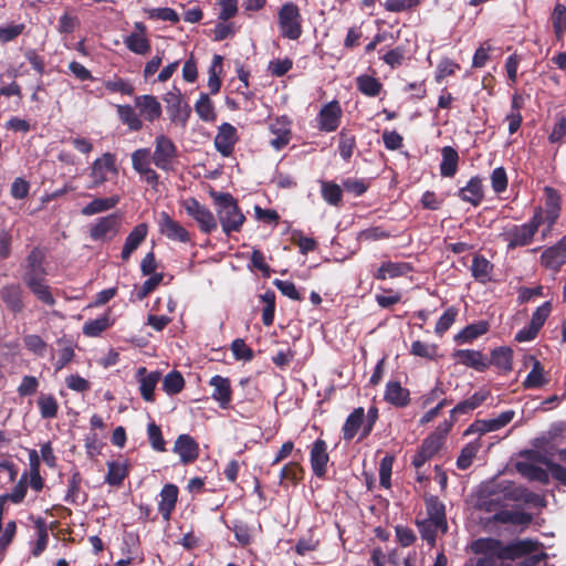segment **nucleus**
Segmentation results:
<instances>
[{"instance_id": "f257e3e1", "label": "nucleus", "mask_w": 566, "mask_h": 566, "mask_svg": "<svg viewBox=\"0 0 566 566\" xmlns=\"http://www.w3.org/2000/svg\"><path fill=\"white\" fill-rule=\"evenodd\" d=\"M538 544L531 539H522L504 546L495 538H479L471 545L474 554L483 555L476 560V566H489L493 558L515 559L528 553L536 552Z\"/></svg>"}, {"instance_id": "f03ea898", "label": "nucleus", "mask_w": 566, "mask_h": 566, "mask_svg": "<svg viewBox=\"0 0 566 566\" xmlns=\"http://www.w3.org/2000/svg\"><path fill=\"white\" fill-rule=\"evenodd\" d=\"M211 198L216 205L218 220L223 232L229 235L232 232H239L245 221L237 200L227 192H211Z\"/></svg>"}, {"instance_id": "7ed1b4c3", "label": "nucleus", "mask_w": 566, "mask_h": 566, "mask_svg": "<svg viewBox=\"0 0 566 566\" xmlns=\"http://www.w3.org/2000/svg\"><path fill=\"white\" fill-rule=\"evenodd\" d=\"M542 223H544L543 211L541 208H537L527 223L513 226L504 233L507 249L513 250L518 247L528 245Z\"/></svg>"}, {"instance_id": "20e7f679", "label": "nucleus", "mask_w": 566, "mask_h": 566, "mask_svg": "<svg viewBox=\"0 0 566 566\" xmlns=\"http://www.w3.org/2000/svg\"><path fill=\"white\" fill-rule=\"evenodd\" d=\"M302 18L300 10L293 2L283 4L279 11L280 32L284 38L296 40L302 34Z\"/></svg>"}, {"instance_id": "39448f33", "label": "nucleus", "mask_w": 566, "mask_h": 566, "mask_svg": "<svg viewBox=\"0 0 566 566\" xmlns=\"http://www.w3.org/2000/svg\"><path fill=\"white\" fill-rule=\"evenodd\" d=\"M182 207L187 214L190 216L203 233H211L218 227L217 219L209 208L201 205L195 198H188L182 201Z\"/></svg>"}, {"instance_id": "423d86ee", "label": "nucleus", "mask_w": 566, "mask_h": 566, "mask_svg": "<svg viewBox=\"0 0 566 566\" xmlns=\"http://www.w3.org/2000/svg\"><path fill=\"white\" fill-rule=\"evenodd\" d=\"M118 169L116 167V158L114 154L105 153L94 160L91 167L90 177L92 184L90 189L102 186L109 179V176H117Z\"/></svg>"}, {"instance_id": "0eeeda50", "label": "nucleus", "mask_w": 566, "mask_h": 566, "mask_svg": "<svg viewBox=\"0 0 566 566\" xmlns=\"http://www.w3.org/2000/svg\"><path fill=\"white\" fill-rule=\"evenodd\" d=\"M177 157V147L174 142L164 134L155 139V151L153 161L155 166L161 170L169 171L172 169L174 161Z\"/></svg>"}, {"instance_id": "6e6552de", "label": "nucleus", "mask_w": 566, "mask_h": 566, "mask_svg": "<svg viewBox=\"0 0 566 566\" xmlns=\"http://www.w3.org/2000/svg\"><path fill=\"white\" fill-rule=\"evenodd\" d=\"M164 101L167 105L171 122L185 126L190 116L191 108L184 102L180 91L174 87L165 94Z\"/></svg>"}, {"instance_id": "1a4fd4ad", "label": "nucleus", "mask_w": 566, "mask_h": 566, "mask_svg": "<svg viewBox=\"0 0 566 566\" xmlns=\"http://www.w3.org/2000/svg\"><path fill=\"white\" fill-rule=\"evenodd\" d=\"M342 116L340 104L338 101H332L321 108L316 118L317 128L326 133L335 132L340 125Z\"/></svg>"}, {"instance_id": "9d476101", "label": "nucleus", "mask_w": 566, "mask_h": 566, "mask_svg": "<svg viewBox=\"0 0 566 566\" xmlns=\"http://www.w3.org/2000/svg\"><path fill=\"white\" fill-rule=\"evenodd\" d=\"M515 416L513 410H506L502 412L500 416L489 420H475L470 427L465 430L464 434H484L488 432L500 430L501 428L509 424Z\"/></svg>"}, {"instance_id": "9b49d317", "label": "nucleus", "mask_w": 566, "mask_h": 566, "mask_svg": "<svg viewBox=\"0 0 566 566\" xmlns=\"http://www.w3.org/2000/svg\"><path fill=\"white\" fill-rule=\"evenodd\" d=\"M119 230V219L115 214L102 217L90 228V237L94 241L112 240Z\"/></svg>"}, {"instance_id": "f8f14e48", "label": "nucleus", "mask_w": 566, "mask_h": 566, "mask_svg": "<svg viewBox=\"0 0 566 566\" xmlns=\"http://www.w3.org/2000/svg\"><path fill=\"white\" fill-rule=\"evenodd\" d=\"M159 232L172 241L187 243L190 241V233L179 222L174 220L167 212L163 211L158 220Z\"/></svg>"}, {"instance_id": "ddd939ff", "label": "nucleus", "mask_w": 566, "mask_h": 566, "mask_svg": "<svg viewBox=\"0 0 566 566\" xmlns=\"http://www.w3.org/2000/svg\"><path fill=\"white\" fill-rule=\"evenodd\" d=\"M539 261L544 268L559 271L566 263V234L555 245L545 249Z\"/></svg>"}, {"instance_id": "4468645a", "label": "nucleus", "mask_w": 566, "mask_h": 566, "mask_svg": "<svg viewBox=\"0 0 566 566\" xmlns=\"http://www.w3.org/2000/svg\"><path fill=\"white\" fill-rule=\"evenodd\" d=\"M545 207L541 208L543 211L544 223H547V231L543 232L545 238L556 222L560 212V196L552 187L544 188Z\"/></svg>"}, {"instance_id": "2eb2a0df", "label": "nucleus", "mask_w": 566, "mask_h": 566, "mask_svg": "<svg viewBox=\"0 0 566 566\" xmlns=\"http://www.w3.org/2000/svg\"><path fill=\"white\" fill-rule=\"evenodd\" d=\"M269 129L275 136L270 142L275 150H281L290 143L292 138L291 120L286 116L275 118Z\"/></svg>"}, {"instance_id": "dca6fc26", "label": "nucleus", "mask_w": 566, "mask_h": 566, "mask_svg": "<svg viewBox=\"0 0 566 566\" xmlns=\"http://www.w3.org/2000/svg\"><path fill=\"white\" fill-rule=\"evenodd\" d=\"M174 452L184 464L192 463L199 457V446L189 434H180L175 441Z\"/></svg>"}, {"instance_id": "f3484780", "label": "nucleus", "mask_w": 566, "mask_h": 566, "mask_svg": "<svg viewBox=\"0 0 566 566\" xmlns=\"http://www.w3.org/2000/svg\"><path fill=\"white\" fill-rule=\"evenodd\" d=\"M238 140L237 129L229 123H223L214 137V146L222 156H230Z\"/></svg>"}, {"instance_id": "a211bd4d", "label": "nucleus", "mask_w": 566, "mask_h": 566, "mask_svg": "<svg viewBox=\"0 0 566 566\" xmlns=\"http://www.w3.org/2000/svg\"><path fill=\"white\" fill-rule=\"evenodd\" d=\"M137 380L139 382L140 395L144 400L153 402L155 388L160 379V373L151 371L148 373L145 367H139L136 373Z\"/></svg>"}, {"instance_id": "6ab92c4d", "label": "nucleus", "mask_w": 566, "mask_h": 566, "mask_svg": "<svg viewBox=\"0 0 566 566\" xmlns=\"http://www.w3.org/2000/svg\"><path fill=\"white\" fill-rule=\"evenodd\" d=\"M328 460L326 442L321 439L316 440L311 450V465L316 476L322 478L325 475Z\"/></svg>"}, {"instance_id": "aec40b11", "label": "nucleus", "mask_w": 566, "mask_h": 566, "mask_svg": "<svg viewBox=\"0 0 566 566\" xmlns=\"http://www.w3.org/2000/svg\"><path fill=\"white\" fill-rule=\"evenodd\" d=\"M135 106L139 115L148 122H154L161 116V105L153 95H142L135 98Z\"/></svg>"}, {"instance_id": "412c9836", "label": "nucleus", "mask_w": 566, "mask_h": 566, "mask_svg": "<svg viewBox=\"0 0 566 566\" xmlns=\"http://www.w3.org/2000/svg\"><path fill=\"white\" fill-rule=\"evenodd\" d=\"M23 291L19 284H7L0 290V296L6 306L14 314L24 308Z\"/></svg>"}, {"instance_id": "4be33fe9", "label": "nucleus", "mask_w": 566, "mask_h": 566, "mask_svg": "<svg viewBox=\"0 0 566 566\" xmlns=\"http://www.w3.org/2000/svg\"><path fill=\"white\" fill-rule=\"evenodd\" d=\"M427 520L433 521L440 527L441 533H446L448 524L446 520L444 504L434 495L426 496Z\"/></svg>"}, {"instance_id": "5701e85b", "label": "nucleus", "mask_w": 566, "mask_h": 566, "mask_svg": "<svg viewBox=\"0 0 566 566\" xmlns=\"http://www.w3.org/2000/svg\"><path fill=\"white\" fill-rule=\"evenodd\" d=\"M148 233V226L146 223L137 224L127 235L126 241L124 243L120 256L123 260L127 261L132 253L140 245V243L146 239Z\"/></svg>"}, {"instance_id": "b1692460", "label": "nucleus", "mask_w": 566, "mask_h": 566, "mask_svg": "<svg viewBox=\"0 0 566 566\" xmlns=\"http://www.w3.org/2000/svg\"><path fill=\"white\" fill-rule=\"evenodd\" d=\"M178 493V488L175 484H166L160 491L158 511L166 521L170 518V515L175 510Z\"/></svg>"}, {"instance_id": "393cba45", "label": "nucleus", "mask_w": 566, "mask_h": 566, "mask_svg": "<svg viewBox=\"0 0 566 566\" xmlns=\"http://www.w3.org/2000/svg\"><path fill=\"white\" fill-rule=\"evenodd\" d=\"M412 271V266L407 262H382L374 277L380 281L386 279H395L408 274Z\"/></svg>"}, {"instance_id": "a878e982", "label": "nucleus", "mask_w": 566, "mask_h": 566, "mask_svg": "<svg viewBox=\"0 0 566 566\" xmlns=\"http://www.w3.org/2000/svg\"><path fill=\"white\" fill-rule=\"evenodd\" d=\"M44 254L39 248H34L27 258V272L23 281L27 282L30 277L35 280L43 279L46 274L43 266Z\"/></svg>"}, {"instance_id": "bb28decb", "label": "nucleus", "mask_w": 566, "mask_h": 566, "mask_svg": "<svg viewBox=\"0 0 566 566\" xmlns=\"http://www.w3.org/2000/svg\"><path fill=\"white\" fill-rule=\"evenodd\" d=\"M210 386L213 387L212 398L220 403V407L227 408L232 395L230 380L217 375L211 378Z\"/></svg>"}, {"instance_id": "cd10ccee", "label": "nucleus", "mask_w": 566, "mask_h": 566, "mask_svg": "<svg viewBox=\"0 0 566 566\" xmlns=\"http://www.w3.org/2000/svg\"><path fill=\"white\" fill-rule=\"evenodd\" d=\"M453 358L457 363L472 367L479 371H482L488 367L486 359L478 350L459 349L454 352Z\"/></svg>"}, {"instance_id": "c85d7f7f", "label": "nucleus", "mask_w": 566, "mask_h": 566, "mask_svg": "<svg viewBox=\"0 0 566 566\" xmlns=\"http://www.w3.org/2000/svg\"><path fill=\"white\" fill-rule=\"evenodd\" d=\"M459 197L473 206H479L483 200V186L479 177H473L468 185L460 189Z\"/></svg>"}, {"instance_id": "c756f323", "label": "nucleus", "mask_w": 566, "mask_h": 566, "mask_svg": "<svg viewBox=\"0 0 566 566\" xmlns=\"http://www.w3.org/2000/svg\"><path fill=\"white\" fill-rule=\"evenodd\" d=\"M365 410L361 407L354 409V411L347 417L343 426V437L345 440H352L360 428L365 424Z\"/></svg>"}, {"instance_id": "7c9ffc66", "label": "nucleus", "mask_w": 566, "mask_h": 566, "mask_svg": "<svg viewBox=\"0 0 566 566\" xmlns=\"http://www.w3.org/2000/svg\"><path fill=\"white\" fill-rule=\"evenodd\" d=\"M385 399L396 407H405L409 402V390L398 381H390L386 387Z\"/></svg>"}, {"instance_id": "2f4dec72", "label": "nucleus", "mask_w": 566, "mask_h": 566, "mask_svg": "<svg viewBox=\"0 0 566 566\" xmlns=\"http://www.w3.org/2000/svg\"><path fill=\"white\" fill-rule=\"evenodd\" d=\"M516 469L522 475L532 481H537L544 484H547L549 481L547 471L530 460L518 462L516 464Z\"/></svg>"}, {"instance_id": "473e14b6", "label": "nucleus", "mask_w": 566, "mask_h": 566, "mask_svg": "<svg viewBox=\"0 0 566 566\" xmlns=\"http://www.w3.org/2000/svg\"><path fill=\"white\" fill-rule=\"evenodd\" d=\"M493 520L503 524L527 525L531 523L532 516L518 510H502L494 514Z\"/></svg>"}, {"instance_id": "72a5a7b5", "label": "nucleus", "mask_w": 566, "mask_h": 566, "mask_svg": "<svg viewBox=\"0 0 566 566\" xmlns=\"http://www.w3.org/2000/svg\"><path fill=\"white\" fill-rule=\"evenodd\" d=\"M24 283L39 301L49 306H53L55 304V298L51 293L50 286L45 284L44 277L39 280L30 277Z\"/></svg>"}, {"instance_id": "f704fd0d", "label": "nucleus", "mask_w": 566, "mask_h": 566, "mask_svg": "<svg viewBox=\"0 0 566 566\" xmlns=\"http://www.w3.org/2000/svg\"><path fill=\"white\" fill-rule=\"evenodd\" d=\"M459 155L450 146L442 148V161L440 172L443 177H453L458 170Z\"/></svg>"}, {"instance_id": "c9c22d12", "label": "nucleus", "mask_w": 566, "mask_h": 566, "mask_svg": "<svg viewBox=\"0 0 566 566\" xmlns=\"http://www.w3.org/2000/svg\"><path fill=\"white\" fill-rule=\"evenodd\" d=\"M492 263L482 255H475L472 260L471 272L475 280L486 283L491 280Z\"/></svg>"}, {"instance_id": "e433bc0d", "label": "nucleus", "mask_w": 566, "mask_h": 566, "mask_svg": "<svg viewBox=\"0 0 566 566\" xmlns=\"http://www.w3.org/2000/svg\"><path fill=\"white\" fill-rule=\"evenodd\" d=\"M124 43L135 54L146 55L150 51V42L143 33H130L124 39Z\"/></svg>"}, {"instance_id": "4c0bfd02", "label": "nucleus", "mask_w": 566, "mask_h": 566, "mask_svg": "<svg viewBox=\"0 0 566 566\" xmlns=\"http://www.w3.org/2000/svg\"><path fill=\"white\" fill-rule=\"evenodd\" d=\"M119 201L117 196L108 198H96L82 209V214L93 216L114 208Z\"/></svg>"}, {"instance_id": "58836bf2", "label": "nucleus", "mask_w": 566, "mask_h": 566, "mask_svg": "<svg viewBox=\"0 0 566 566\" xmlns=\"http://www.w3.org/2000/svg\"><path fill=\"white\" fill-rule=\"evenodd\" d=\"M513 352L507 347H500L492 352L491 363L499 369L507 373L512 369Z\"/></svg>"}, {"instance_id": "ea45409f", "label": "nucleus", "mask_w": 566, "mask_h": 566, "mask_svg": "<svg viewBox=\"0 0 566 566\" xmlns=\"http://www.w3.org/2000/svg\"><path fill=\"white\" fill-rule=\"evenodd\" d=\"M117 113H118L120 120L124 124H126L132 130L137 132V130L142 129L143 122L132 106L119 105L117 107Z\"/></svg>"}, {"instance_id": "a19ab883", "label": "nucleus", "mask_w": 566, "mask_h": 566, "mask_svg": "<svg viewBox=\"0 0 566 566\" xmlns=\"http://www.w3.org/2000/svg\"><path fill=\"white\" fill-rule=\"evenodd\" d=\"M356 82L357 88L366 96L375 97L380 93L382 88L381 83L377 78L369 75H360L357 77Z\"/></svg>"}, {"instance_id": "79ce46f5", "label": "nucleus", "mask_w": 566, "mask_h": 566, "mask_svg": "<svg viewBox=\"0 0 566 566\" xmlns=\"http://www.w3.org/2000/svg\"><path fill=\"white\" fill-rule=\"evenodd\" d=\"M112 325L109 316L104 314L95 319L88 321L83 326V333L90 337H96Z\"/></svg>"}, {"instance_id": "37998d69", "label": "nucleus", "mask_w": 566, "mask_h": 566, "mask_svg": "<svg viewBox=\"0 0 566 566\" xmlns=\"http://www.w3.org/2000/svg\"><path fill=\"white\" fill-rule=\"evenodd\" d=\"M198 116L205 122H213L216 119L214 106L207 94H201L195 105Z\"/></svg>"}, {"instance_id": "c03bdc74", "label": "nucleus", "mask_w": 566, "mask_h": 566, "mask_svg": "<svg viewBox=\"0 0 566 566\" xmlns=\"http://www.w3.org/2000/svg\"><path fill=\"white\" fill-rule=\"evenodd\" d=\"M547 382L544 369L538 360L534 361L533 368L523 381L525 388H539Z\"/></svg>"}, {"instance_id": "a18cd8bd", "label": "nucleus", "mask_w": 566, "mask_h": 566, "mask_svg": "<svg viewBox=\"0 0 566 566\" xmlns=\"http://www.w3.org/2000/svg\"><path fill=\"white\" fill-rule=\"evenodd\" d=\"M552 23L557 39L566 31V6L557 3L552 12Z\"/></svg>"}, {"instance_id": "49530a36", "label": "nucleus", "mask_w": 566, "mask_h": 566, "mask_svg": "<svg viewBox=\"0 0 566 566\" xmlns=\"http://www.w3.org/2000/svg\"><path fill=\"white\" fill-rule=\"evenodd\" d=\"M40 413L44 419L56 417L59 406L56 399L52 395H41L38 399Z\"/></svg>"}, {"instance_id": "de8ad7c7", "label": "nucleus", "mask_w": 566, "mask_h": 566, "mask_svg": "<svg viewBox=\"0 0 566 566\" xmlns=\"http://www.w3.org/2000/svg\"><path fill=\"white\" fill-rule=\"evenodd\" d=\"M479 449L480 444L476 442L465 444L461 450L460 455L458 457L457 467L461 470L468 469L472 464L473 459L476 457Z\"/></svg>"}, {"instance_id": "09e8293b", "label": "nucleus", "mask_w": 566, "mask_h": 566, "mask_svg": "<svg viewBox=\"0 0 566 566\" xmlns=\"http://www.w3.org/2000/svg\"><path fill=\"white\" fill-rule=\"evenodd\" d=\"M303 478V469L297 462L285 464L280 473V482H291L296 484Z\"/></svg>"}, {"instance_id": "8fccbe9b", "label": "nucleus", "mask_w": 566, "mask_h": 566, "mask_svg": "<svg viewBox=\"0 0 566 566\" xmlns=\"http://www.w3.org/2000/svg\"><path fill=\"white\" fill-rule=\"evenodd\" d=\"M322 197L326 202L338 206L342 202V188L334 182L322 181Z\"/></svg>"}, {"instance_id": "3c124183", "label": "nucleus", "mask_w": 566, "mask_h": 566, "mask_svg": "<svg viewBox=\"0 0 566 566\" xmlns=\"http://www.w3.org/2000/svg\"><path fill=\"white\" fill-rule=\"evenodd\" d=\"M185 380L180 373L178 371H171L167 374L163 381V389L168 395H175L181 391L184 388Z\"/></svg>"}, {"instance_id": "603ef678", "label": "nucleus", "mask_w": 566, "mask_h": 566, "mask_svg": "<svg viewBox=\"0 0 566 566\" xmlns=\"http://www.w3.org/2000/svg\"><path fill=\"white\" fill-rule=\"evenodd\" d=\"M417 526L421 534V537L427 541L430 545H434L437 533L440 532L438 524L430 520L417 521Z\"/></svg>"}, {"instance_id": "864d4df0", "label": "nucleus", "mask_w": 566, "mask_h": 566, "mask_svg": "<svg viewBox=\"0 0 566 566\" xmlns=\"http://www.w3.org/2000/svg\"><path fill=\"white\" fill-rule=\"evenodd\" d=\"M127 474L125 464L120 462H109L106 482L111 485H119Z\"/></svg>"}, {"instance_id": "5fc2aeb1", "label": "nucleus", "mask_w": 566, "mask_h": 566, "mask_svg": "<svg viewBox=\"0 0 566 566\" xmlns=\"http://www.w3.org/2000/svg\"><path fill=\"white\" fill-rule=\"evenodd\" d=\"M338 137H339V145H338L339 154L345 160H348L352 157L353 151L356 147V138L354 135L347 133L344 129L339 133Z\"/></svg>"}, {"instance_id": "6e6d98bb", "label": "nucleus", "mask_w": 566, "mask_h": 566, "mask_svg": "<svg viewBox=\"0 0 566 566\" xmlns=\"http://www.w3.org/2000/svg\"><path fill=\"white\" fill-rule=\"evenodd\" d=\"M150 149L139 148L132 154V165L136 172L150 167Z\"/></svg>"}, {"instance_id": "4d7b16f0", "label": "nucleus", "mask_w": 566, "mask_h": 566, "mask_svg": "<svg viewBox=\"0 0 566 566\" xmlns=\"http://www.w3.org/2000/svg\"><path fill=\"white\" fill-rule=\"evenodd\" d=\"M28 491V474H22L21 479L17 483V485L13 488L11 493L3 494L7 496L8 501H11L15 504L21 503L23 499L25 497Z\"/></svg>"}, {"instance_id": "13d9d810", "label": "nucleus", "mask_w": 566, "mask_h": 566, "mask_svg": "<svg viewBox=\"0 0 566 566\" xmlns=\"http://www.w3.org/2000/svg\"><path fill=\"white\" fill-rule=\"evenodd\" d=\"M147 433H148V439H149V442H150L153 449H155L156 451H159V452H163L166 450V448H165L166 442L163 438L161 430L155 422H151L148 424Z\"/></svg>"}, {"instance_id": "bf43d9fd", "label": "nucleus", "mask_w": 566, "mask_h": 566, "mask_svg": "<svg viewBox=\"0 0 566 566\" xmlns=\"http://www.w3.org/2000/svg\"><path fill=\"white\" fill-rule=\"evenodd\" d=\"M394 457L386 455L379 464V482L380 485L388 489L390 486V476L392 470Z\"/></svg>"}, {"instance_id": "052dcab7", "label": "nucleus", "mask_w": 566, "mask_h": 566, "mask_svg": "<svg viewBox=\"0 0 566 566\" xmlns=\"http://www.w3.org/2000/svg\"><path fill=\"white\" fill-rule=\"evenodd\" d=\"M148 18L157 19L161 21H170L177 23L179 21V17L174 9L170 8H154L148 9L147 11Z\"/></svg>"}, {"instance_id": "680f3d73", "label": "nucleus", "mask_w": 566, "mask_h": 566, "mask_svg": "<svg viewBox=\"0 0 566 566\" xmlns=\"http://www.w3.org/2000/svg\"><path fill=\"white\" fill-rule=\"evenodd\" d=\"M411 354L415 356L432 359L436 356V345L426 344L420 340H416L411 344Z\"/></svg>"}, {"instance_id": "e2e57ef3", "label": "nucleus", "mask_w": 566, "mask_h": 566, "mask_svg": "<svg viewBox=\"0 0 566 566\" xmlns=\"http://www.w3.org/2000/svg\"><path fill=\"white\" fill-rule=\"evenodd\" d=\"M231 350L237 359L251 360L253 358L252 349L241 338L232 342Z\"/></svg>"}, {"instance_id": "0e129e2a", "label": "nucleus", "mask_w": 566, "mask_h": 566, "mask_svg": "<svg viewBox=\"0 0 566 566\" xmlns=\"http://www.w3.org/2000/svg\"><path fill=\"white\" fill-rule=\"evenodd\" d=\"M457 314L458 312L454 307H449L438 319L436 324V333L441 335L448 331L454 323Z\"/></svg>"}, {"instance_id": "69168bd1", "label": "nucleus", "mask_w": 566, "mask_h": 566, "mask_svg": "<svg viewBox=\"0 0 566 566\" xmlns=\"http://www.w3.org/2000/svg\"><path fill=\"white\" fill-rule=\"evenodd\" d=\"M552 311V304L551 302H545L542 304L537 310L533 313L531 323L534 327H536L538 331L544 325L545 321L549 316Z\"/></svg>"}, {"instance_id": "338daca9", "label": "nucleus", "mask_w": 566, "mask_h": 566, "mask_svg": "<svg viewBox=\"0 0 566 566\" xmlns=\"http://www.w3.org/2000/svg\"><path fill=\"white\" fill-rule=\"evenodd\" d=\"M492 188L495 192L501 193L507 187V176L503 167L495 168L491 175Z\"/></svg>"}, {"instance_id": "774afa93", "label": "nucleus", "mask_w": 566, "mask_h": 566, "mask_svg": "<svg viewBox=\"0 0 566 566\" xmlns=\"http://www.w3.org/2000/svg\"><path fill=\"white\" fill-rule=\"evenodd\" d=\"M443 442L436 436H429L426 438L420 447V450L431 459L441 449Z\"/></svg>"}]
</instances>
